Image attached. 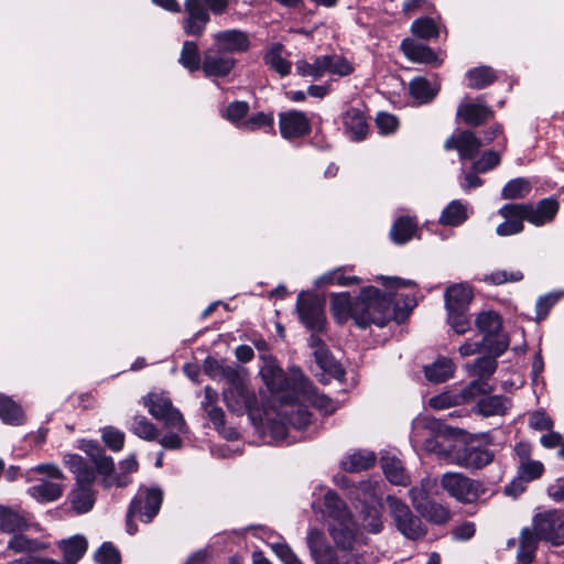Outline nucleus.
I'll use <instances>...</instances> for the list:
<instances>
[{
    "label": "nucleus",
    "instance_id": "1",
    "mask_svg": "<svg viewBox=\"0 0 564 564\" xmlns=\"http://www.w3.org/2000/svg\"><path fill=\"white\" fill-rule=\"evenodd\" d=\"M323 514L338 551L327 544L321 530L311 529L306 543L314 564H350L352 560V518L346 503L335 491L329 490L325 494Z\"/></svg>",
    "mask_w": 564,
    "mask_h": 564
},
{
    "label": "nucleus",
    "instance_id": "2",
    "mask_svg": "<svg viewBox=\"0 0 564 564\" xmlns=\"http://www.w3.org/2000/svg\"><path fill=\"white\" fill-rule=\"evenodd\" d=\"M394 293L382 292L376 286H365L355 299V325L367 328L371 324L384 327L391 319L402 323L408 312L393 307Z\"/></svg>",
    "mask_w": 564,
    "mask_h": 564
},
{
    "label": "nucleus",
    "instance_id": "3",
    "mask_svg": "<svg viewBox=\"0 0 564 564\" xmlns=\"http://www.w3.org/2000/svg\"><path fill=\"white\" fill-rule=\"evenodd\" d=\"M558 207V202L553 197L543 198L535 205L505 204L498 210L505 221L497 226L496 234L501 237L518 235L524 229V220L538 227L549 224L555 218Z\"/></svg>",
    "mask_w": 564,
    "mask_h": 564
},
{
    "label": "nucleus",
    "instance_id": "4",
    "mask_svg": "<svg viewBox=\"0 0 564 564\" xmlns=\"http://www.w3.org/2000/svg\"><path fill=\"white\" fill-rule=\"evenodd\" d=\"M382 481L367 479L355 486V543L364 533L378 534L383 530V495Z\"/></svg>",
    "mask_w": 564,
    "mask_h": 564
},
{
    "label": "nucleus",
    "instance_id": "5",
    "mask_svg": "<svg viewBox=\"0 0 564 564\" xmlns=\"http://www.w3.org/2000/svg\"><path fill=\"white\" fill-rule=\"evenodd\" d=\"M64 464L75 475V485L68 494V502L77 514L87 513L94 508L96 471L78 454L64 456Z\"/></svg>",
    "mask_w": 564,
    "mask_h": 564
},
{
    "label": "nucleus",
    "instance_id": "6",
    "mask_svg": "<svg viewBox=\"0 0 564 564\" xmlns=\"http://www.w3.org/2000/svg\"><path fill=\"white\" fill-rule=\"evenodd\" d=\"M249 36L240 30H227L215 34V45L205 52L202 70H231L235 67L234 52H246Z\"/></svg>",
    "mask_w": 564,
    "mask_h": 564
},
{
    "label": "nucleus",
    "instance_id": "7",
    "mask_svg": "<svg viewBox=\"0 0 564 564\" xmlns=\"http://www.w3.org/2000/svg\"><path fill=\"white\" fill-rule=\"evenodd\" d=\"M517 459L516 477L505 487V492L517 497L525 491L528 484L539 480L545 467L541 460L534 459L533 446L529 442H519L513 448Z\"/></svg>",
    "mask_w": 564,
    "mask_h": 564
},
{
    "label": "nucleus",
    "instance_id": "8",
    "mask_svg": "<svg viewBox=\"0 0 564 564\" xmlns=\"http://www.w3.org/2000/svg\"><path fill=\"white\" fill-rule=\"evenodd\" d=\"M163 502V491L159 487H140L130 505L126 516V530L130 535L138 532L134 519L150 523L160 512Z\"/></svg>",
    "mask_w": 564,
    "mask_h": 564
},
{
    "label": "nucleus",
    "instance_id": "9",
    "mask_svg": "<svg viewBox=\"0 0 564 564\" xmlns=\"http://www.w3.org/2000/svg\"><path fill=\"white\" fill-rule=\"evenodd\" d=\"M142 404L155 420L163 422L166 429L187 433L188 429L182 413L173 406L167 394L148 393L142 397Z\"/></svg>",
    "mask_w": 564,
    "mask_h": 564
},
{
    "label": "nucleus",
    "instance_id": "10",
    "mask_svg": "<svg viewBox=\"0 0 564 564\" xmlns=\"http://www.w3.org/2000/svg\"><path fill=\"white\" fill-rule=\"evenodd\" d=\"M440 484L449 497L465 505L475 503L486 492L482 481L462 473H445Z\"/></svg>",
    "mask_w": 564,
    "mask_h": 564
},
{
    "label": "nucleus",
    "instance_id": "11",
    "mask_svg": "<svg viewBox=\"0 0 564 564\" xmlns=\"http://www.w3.org/2000/svg\"><path fill=\"white\" fill-rule=\"evenodd\" d=\"M386 501L393 523L403 536L413 541L425 536L426 528L421 518L415 516L403 500L388 495Z\"/></svg>",
    "mask_w": 564,
    "mask_h": 564
},
{
    "label": "nucleus",
    "instance_id": "12",
    "mask_svg": "<svg viewBox=\"0 0 564 564\" xmlns=\"http://www.w3.org/2000/svg\"><path fill=\"white\" fill-rule=\"evenodd\" d=\"M426 427L435 434L424 440L423 449L453 465L459 442L448 435V427L438 420H430Z\"/></svg>",
    "mask_w": 564,
    "mask_h": 564
},
{
    "label": "nucleus",
    "instance_id": "13",
    "mask_svg": "<svg viewBox=\"0 0 564 564\" xmlns=\"http://www.w3.org/2000/svg\"><path fill=\"white\" fill-rule=\"evenodd\" d=\"M532 525L542 541L553 546L564 545V509H550L536 513Z\"/></svg>",
    "mask_w": 564,
    "mask_h": 564
},
{
    "label": "nucleus",
    "instance_id": "14",
    "mask_svg": "<svg viewBox=\"0 0 564 564\" xmlns=\"http://www.w3.org/2000/svg\"><path fill=\"white\" fill-rule=\"evenodd\" d=\"M495 453L486 446L459 442L454 464L468 470H479L490 465Z\"/></svg>",
    "mask_w": 564,
    "mask_h": 564
},
{
    "label": "nucleus",
    "instance_id": "15",
    "mask_svg": "<svg viewBox=\"0 0 564 564\" xmlns=\"http://www.w3.org/2000/svg\"><path fill=\"white\" fill-rule=\"evenodd\" d=\"M86 454L90 457V460L96 467V471L102 476V486L109 488L111 486L124 487L129 482L126 476L115 475V463L113 459L106 455L105 451L97 444L90 442L87 445Z\"/></svg>",
    "mask_w": 564,
    "mask_h": 564
},
{
    "label": "nucleus",
    "instance_id": "16",
    "mask_svg": "<svg viewBox=\"0 0 564 564\" xmlns=\"http://www.w3.org/2000/svg\"><path fill=\"white\" fill-rule=\"evenodd\" d=\"M302 323L312 332L321 333L326 325L322 302L310 293H300L296 303Z\"/></svg>",
    "mask_w": 564,
    "mask_h": 564
},
{
    "label": "nucleus",
    "instance_id": "17",
    "mask_svg": "<svg viewBox=\"0 0 564 564\" xmlns=\"http://www.w3.org/2000/svg\"><path fill=\"white\" fill-rule=\"evenodd\" d=\"M292 389L297 390L303 397L310 401L315 408L332 413L335 410L332 399L319 393L312 381L302 372L300 368L291 367Z\"/></svg>",
    "mask_w": 564,
    "mask_h": 564
},
{
    "label": "nucleus",
    "instance_id": "18",
    "mask_svg": "<svg viewBox=\"0 0 564 564\" xmlns=\"http://www.w3.org/2000/svg\"><path fill=\"white\" fill-rule=\"evenodd\" d=\"M484 142L471 129L459 130L446 139L444 149L446 151L456 150L460 161L474 160Z\"/></svg>",
    "mask_w": 564,
    "mask_h": 564
},
{
    "label": "nucleus",
    "instance_id": "19",
    "mask_svg": "<svg viewBox=\"0 0 564 564\" xmlns=\"http://www.w3.org/2000/svg\"><path fill=\"white\" fill-rule=\"evenodd\" d=\"M224 401L229 411L237 415L251 412L258 406V399L253 390L247 383L237 388H226L223 391Z\"/></svg>",
    "mask_w": 564,
    "mask_h": 564
},
{
    "label": "nucleus",
    "instance_id": "20",
    "mask_svg": "<svg viewBox=\"0 0 564 564\" xmlns=\"http://www.w3.org/2000/svg\"><path fill=\"white\" fill-rule=\"evenodd\" d=\"M260 359L262 360L260 376L267 388L272 393L288 391L292 379L285 376L276 359L272 355H260Z\"/></svg>",
    "mask_w": 564,
    "mask_h": 564
},
{
    "label": "nucleus",
    "instance_id": "21",
    "mask_svg": "<svg viewBox=\"0 0 564 564\" xmlns=\"http://www.w3.org/2000/svg\"><path fill=\"white\" fill-rule=\"evenodd\" d=\"M186 17L183 19L185 34L200 37L210 21L209 13L202 0H185Z\"/></svg>",
    "mask_w": 564,
    "mask_h": 564
},
{
    "label": "nucleus",
    "instance_id": "22",
    "mask_svg": "<svg viewBox=\"0 0 564 564\" xmlns=\"http://www.w3.org/2000/svg\"><path fill=\"white\" fill-rule=\"evenodd\" d=\"M279 127L281 135L288 140L303 138L311 132L308 118L299 110L280 112Z\"/></svg>",
    "mask_w": 564,
    "mask_h": 564
},
{
    "label": "nucleus",
    "instance_id": "23",
    "mask_svg": "<svg viewBox=\"0 0 564 564\" xmlns=\"http://www.w3.org/2000/svg\"><path fill=\"white\" fill-rule=\"evenodd\" d=\"M495 117L494 109L481 102L462 101L456 110V118L470 128L486 124Z\"/></svg>",
    "mask_w": 564,
    "mask_h": 564
},
{
    "label": "nucleus",
    "instance_id": "24",
    "mask_svg": "<svg viewBox=\"0 0 564 564\" xmlns=\"http://www.w3.org/2000/svg\"><path fill=\"white\" fill-rule=\"evenodd\" d=\"M401 50L412 62L426 64L432 67H440L442 65V59L431 47L412 39H404L401 43Z\"/></svg>",
    "mask_w": 564,
    "mask_h": 564
},
{
    "label": "nucleus",
    "instance_id": "25",
    "mask_svg": "<svg viewBox=\"0 0 564 564\" xmlns=\"http://www.w3.org/2000/svg\"><path fill=\"white\" fill-rule=\"evenodd\" d=\"M313 355L316 365L321 370L319 372H315V377L321 383L327 384L330 378L341 380L345 371L341 368V365L333 358L328 348L325 350L314 351Z\"/></svg>",
    "mask_w": 564,
    "mask_h": 564
},
{
    "label": "nucleus",
    "instance_id": "26",
    "mask_svg": "<svg viewBox=\"0 0 564 564\" xmlns=\"http://www.w3.org/2000/svg\"><path fill=\"white\" fill-rule=\"evenodd\" d=\"M380 465L384 477L390 484L402 487L410 485V475L404 468L401 459L395 455H391L390 453L382 454Z\"/></svg>",
    "mask_w": 564,
    "mask_h": 564
},
{
    "label": "nucleus",
    "instance_id": "27",
    "mask_svg": "<svg viewBox=\"0 0 564 564\" xmlns=\"http://www.w3.org/2000/svg\"><path fill=\"white\" fill-rule=\"evenodd\" d=\"M414 508L422 518L436 525L447 523L452 517L449 508L430 498H425L420 502H414Z\"/></svg>",
    "mask_w": 564,
    "mask_h": 564
},
{
    "label": "nucleus",
    "instance_id": "28",
    "mask_svg": "<svg viewBox=\"0 0 564 564\" xmlns=\"http://www.w3.org/2000/svg\"><path fill=\"white\" fill-rule=\"evenodd\" d=\"M446 310H468L473 300V290L468 284L458 283L451 285L444 293Z\"/></svg>",
    "mask_w": 564,
    "mask_h": 564
},
{
    "label": "nucleus",
    "instance_id": "29",
    "mask_svg": "<svg viewBox=\"0 0 564 564\" xmlns=\"http://www.w3.org/2000/svg\"><path fill=\"white\" fill-rule=\"evenodd\" d=\"M511 399L501 394H487L486 397L480 398L476 405L477 413L485 417L502 416L511 409Z\"/></svg>",
    "mask_w": 564,
    "mask_h": 564
},
{
    "label": "nucleus",
    "instance_id": "30",
    "mask_svg": "<svg viewBox=\"0 0 564 564\" xmlns=\"http://www.w3.org/2000/svg\"><path fill=\"white\" fill-rule=\"evenodd\" d=\"M29 528V519L23 513L7 506H0V530L2 532H23L28 531Z\"/></svg>",
    "mask_w": 564,
    "mask_h": 564
},
{
    "label": "nucleus",
    "instance_id": "31",
    "mask_svg": "<svg viewBox=\"0 0 564 564\" xmlns=\"http://www.w3.org/2000/svg\"><path fill=\"white\" fill-rule=\"evenodd\" d=\"M539 540L541 539L533 527L532 529L523 528L521 530L517 555L518 561L521 564H532L535 557Z\"/></svg>",
    "mask_w": 564,
    "mask_h": 564
},
{
    "label": "nucleus",
    "instance_id": "32",
    "mask_svg": "<svg viewBox=\"0 0 564 564\" xmlns=\"http://www.w3.org/2000/svg\"><path fill=\"white\" fill-rule=\"evenodd\" d=\"M417 221L411 216H400L390 229V238L397 245L410 241L417 231Z\"/></svg>",
    "mask_w": 564,
    "mask_h": 564
},
{
    "label": "nucleus",
    "instance_id": "33",
    "mask_svg": "<svg viewBox=\"0 0 564 564\" xmlns=\"http://www.w3.org/2000/svg\"><path fill=\"white\" fill-rule=\"evenodd\" d=\"M206 370L212 376H220L226 380L228 388H237L246 383L243 376L236 366L220 365L215 359L206 360Z\"/></svg>",
    "mask_w": 564,
    "mask_h": 564
},
{
    "label": "nucleus",
    "instance_id": "34",
    "mask_svg": "<svg viewBox=\"0 0 564 564\" xmlns=\"http://www.w3.org/2000/svg\"><path fill=\"white\" fill-rule=\"evenodd\" d=\"M58 547L63 551L66 564H76L87 552L88 542L84 535H74L67 540H62Z\"/></svg>",
    "mask_w": 564,
    "mask_h": 564
},
{
    "label": "nucleus",
    "instance_id": "35",
    "mask_svg": "<svg viewBox=\"0 0 564 564\" xmlns=\"http://www.w3.org/2000/svg\"><path fill=\"white\" fill-rule=\"evenodd\" d=\"M330 311L338 324H345L352 317V300L348 292L330 295Z\"/></svg>",
    "mask_w": 564,
    "mask_h": 564
},
{
    "label": "nucleus",
    "instance_id": "36",
    "mask_svg": "<svg viewBox=\"0 0 564 564\" xmlns=\"http://www.w3.org/2000/svg\"><path fill=\"white\" fill-rule=\"evenodd\" d=\"M64 487L59 484L41 480L29 488V495L39 502L56 501L63 496Z\"/></svg>",
    "mask_w": 564,
    "mask_h": 564
},
{
    "label": "nucleus",
    "instance_id": "37",
    "mask_svg": "<svg viewBox=\"0 0 564 564\" xmlns=\"http://www.w3.org/2000/svg\"><path fill=\"white\" fill-rule=\"evenodd\" d=\"M467 219V206L460 200H453L443 209L438 223L443 226L457 227Z\"/></svg>",
    "mask_w": 564,
    "mask_h": 564
},
{
    "label": "nucleus",
    "instance_id": "38",
    "mask_svg": "<svg viewBox=\"0 0 564 564\" xmlns=\"http://www.w3.org/2000/svg\"><path fill=\"white\" fill-rule=\"evenodd\" d=\"M454 373V364L449 358H438L435 362L424 368V375L430 382L441 383L449 379Z\"/></svg>",
    "mask_w": 564,
    "mask_h": 564
},
{
    "label": "nucleus",
    "instance_id": "39",
    "mask_svg": "<svg viewBox=\"0 0 564 564\" xmlns=\"http://www.w3.org/2000/svg\"><path fill=\"white\" fill-rule=\"evenodd\" d=\"M477 329L484 335H498L502 329V318L495 311L480 312L475 321Z\"/></svg>",
    "mask_w": 564,
    "mask_h": 564
},
{
    "label": "nucleus",
    "instance_id": "40",
    "mask_svg": "<svg viewBox=\"0 0 564 564\" xmlns=\"http://www.w3.org/2000/svg\"><path fill=\"white\" fill-rule=\"evenodd\" d=\"M0 419L6 424L21 425L24 423V413L11 398L0 394Z\"/></svg>",
    "mask_w": 564,
    "mask_h": 564
},
{
    "label": "nucleus",
    "instance_id": "41",
    "mask_svg": "<svg viewBox=\"0 0 564 564\" xmlns=\"http://www.w3.org/2000/svg\"><path fill=\"white\" fill-rule=\"evenodd\" d=\"M411 95L421 102L431 101L438 93V85L423 76L415 77L410 84Z\"/></svg>",
    "mask_w": 564,
    "mask_h": 564
},
{
    "label": "nucleus",
    "instance_id": "42",
    "mask_svg": "<svg viewBox=\"0 0 564 564\" xmlns=\"http://www.w3.org/2000/svg\"><path fill=\"white\" fill-rule=\"evenodd\" d=\"M285 48L281 43H272L264 54L265 64L273 70H290L292 63L285 58Z\"/></svg>",
    "mask_w": 564,
    "mask_h": 564
},
{
    "label": "nucleus",
    "instance_id": "43",
    "mask_svg": "<svg viewBox=\"0 0 564 564\" xmlns=\"http://www.w3.org/2000/svg\"><path fill=\"white\" fill-rule=\"evenodd\" d=\"M495 390V387L489 381L477 378L470 381L459 392V399L462 403H467L476 397H486Z\"/></svg>",
    "mask_w": 564,
    "mask_h": 564
},
{
    "label": "nucleus",
    "instance_id": "44",
    "mask_svg": "<svg viewBox=\"0 0 564 564\" xmlns=\"http://www.w3.org/2000/svg\"><path fill=\"white\" fill-rule=\"evenodd\" d=\"M343 59L335 55H324L317 57L313 64L300 61L296 65L297 70H341Z\"/></svg>",
    "mask_w": 564,
    "mask_h": 564
},
{
    "label": "nucleus",
    "instance_id": "45",
    "mask_svg": "<svg viewBox=\"0 0 564 564\" xmlns=\"http://www.w3.org/2000/svg\"><path fill=\"white\" fill-rule=\"evenodd\" d=\"M129 430L138 437L151 442L158 438L159 430L144 415H134Z\"/></svg>",
    "mask_w": 564,
    "mask_h": 564
},
{
    "label": "nucleus",
    "instance_id": "46",
    "mask_svg": "<svg viewBox=\"0 0 564 564\" xmlns=\"http://www.w3.org/2000/svg\"><path fill=\"white\" fill-rule=\"evenodd\" d=\"M532 189L531 183L523 177L509 181L501 191L503 199H520L527 197Z\"/></svg>",
    "mask_w": 564,
    "mask_h": 564
},
{
    "label": "nucleus",
    "instance_id": "47",
    "mask_svg": "<svg viewBox=\"0 0 564 564\" xmlns=\"http://www.w3.org/2000/svg\"><path fill=\"white\" fill-rule=\"evenodd\" d=\"M8 549L14 553H35L45 549V544L23 534H14L8 542Z\"/></svg>",
    "mask_w": 564,
    "mask_h": 564
},
{
    "label": "nucleus",
    "instance_id": "48",
    "mask_svg": "<svg viewBox=\"0 0 564 564\" xmlns=\"http://www.w3.org/2000/svg\"><path fill=\"white\" fill-rule=\"evenodd\" d=\"M412 33L420 39H436L440 30L435 21L430 17L419 18L413 21L411 26Z\"/></svg>",
    "mask_w": 564,
    "mask_h": 564
},
{
    "label": "nucleus",
    "instance_id": "49",
    "mask_svg": "<svg viewBox=\"0 0 564 564\" xmlns=\"http://www.w3.org/2000/svg\"><path fill=\"white\" fill-rule=\"evenodd\" d=\"M180 63L188 70H199L200 55L198 46L193 41H185L180 56Z\"/></svg>",
    "mask_w": 564,
    "mask_h": 564
},
{
    "label": "nucleus",
    "instance_id": "50",
    "mask_svg": "<svg viewBox=\"0 0 564 564\" xmlns=\"http://www.w3.org/2000/svg\"><path fill=\"white\" fill-rule=\"evenodd\" d=\"M498 367L496 358L484 356L476 359L471 366L470 372L474 377L487 380L495 373Z\"/></svg>",
    "mask_w": 564,
    "mask_h": 564
},
{
    "label": "nucleus",
    "instance_id": "51",
    "mask_svg": "<svg viewBox=\"0 0 564 564\" xmlns=\"http://www.w3.org/2000/svg\"><path fill=\"white\" fill-rule=\"evenodd\" d=\"M481 346L486 349L490 356L497 359V357L501 356L509 347V338L507 335H489L484 336L481 340Z\"/></svg>",
    "mask_w": 564,
    "mask_h": 564
},
{
    "label": "nucleus",
    "instance_id": "52",
    "mask_svg": "<svg viewBox=\"0 0 564 564\" xmlns=\"http://www.w3.org/2000/svg\"><path fill=\"white\" fill-rule=\"evenodd\" d=\"M288 423L296 430H304L311 423L312 414L303 405H295L284 413Z\"/></svg>",
    "mask_w": 564,
    "mask_h": 564
},
{
    "label": "nucleus",
    "instance_id": "53",
    "mask_svg": "<svg viewBox=\"0 0 564 564\" xmlns=\"http://www.w3.org/2000/svg\"><path fill=\"white\" fill-rule=\"evenodd\" d=\"M245 130L264 129L267 132L274 130V118L272 113L258 112L241 122L240 126Z\"/></svg>",
    "mask_w": 564,
    "mask_h": 564
},
{
    "label": "nucleus",
    "instance_id": "54",
    "mask_svg": "<svg viewBox=\"0 0 564 564\" xmlns=\"http://www.w3.org/2000/svg\"><path fill=\"white\" fill-rule=\"evenodd\" d=\"M501 162V156L497 151H485L479 159L471 164V170L479 173H487L497 167Z\"/></svg>",
    "mask_w": 564,
    "mask_h": 564
},
{
    "label": "nucleus",
    "instance_id": "55",
    "mask_svg": "<svg viewBox=\"0 0 564 564\" xmlns=\"http://www.w3.org/2000/svg\"><path fill=\"white\" fill-rule=\"evenodd\" d=\"M95 561L97 564H120L121 555L118 549L110 542H105L95 552Z\"/></svg>",
    "mask_w": 564,
    "mask_h": 564
},
{
    "label": "nucleus",
    "instance_id": "56",
    "mask_svg": "<svg viewBox=\"0 0 564 564\" xmlns=\"http://www.w3.org/2000/svg\"><path fill=\"white\" fill-rule=\"evenodd\" d=\"M101 438L106 446L112 452H119L124 445V433L113 426H105L101 430Z\"/></svg>",
    "mask_w": 564,
    "mask_h": 564
},
{
    "label": "nucleus",
    "instance_id": "57",
    "mask_svg": "<svg viewBox=\"0 0 564 564\" xmlns=\"http://www.w3.org/2000/svg\"><path fill=\"white\" fill-rule=\"evenodd\" d=\"M468 310L453 311L447 310V323L455 333L463 335L470 329V321L467 316Z\"/></svg>",
    "mask_w": 564,
    "mask_h": 564
},
{
    "label": "nucleus",
    "instance_id": "58",
    "mask_svg": "<svg viewBox=\"0 0 564 564\" xmlns=\"http://www.w3.org/2000/svg\"><path fill=\"white\" fill-rule=\"evenodd\" d=\"M496 82L495 73H467L465 84L471 89H484Z\"/></svg>",
    "mask_w": 564,
    "mask_h": 564
},
{
    "label": "nucleus",
    "instance_id": "59",
    "mask_svg": "<svg viewBox=\"0 0 564 564\" xmlns=\"http://www.w3.org/2000/svg\"><path fill=\"white\" fill-rule=\"evenodd\" d=\"M523 279L521 271L508 272L506 270H498L490 274L485 275L484 281L494 285H501L506 282H519Z\"/></svg>",
    "mask_w": 564,
    "mask_h": 564
},
{
    "label": "nucleus",
    "instance_id": "60",
    "mask_svg": "<svg viewBox=\"0 0 564 564\" xmlns=\"http://www.w3.org/2000/svg\"><path fill=\"white\" fill-rule=\"evenodd\" d=\"M271 549L283 564H304L285 542L273 543Z\"/></svg>",
    "mask_w": 564,
    "mask_h": 564
},
{
    "label": "nucleus",
    "instance_id": "61",
    "mask_svg": "<svg viewBox=\"0 0 564 564\" xmlns=\"http://www.w3.org/2000/svg\"><path fill=\"white\" fill-rule=\"evenodd\" d=\"M377 463V455L373 451L358 449L355 451V471L368 470Z\"/></svg>",
    "mask_w": 564,
    "mask_h": 564
},
{
    "label": "nucleus",
    "instance_id": "62",
    "mask_svg": "<svg viewBox=\"0 0 564 564\" xmlns=\"http://www.w3.org/2000/svg\"><path fill=\"white\" fill-rule=\"evenodd\" d=\"M376 123L382 134L393 133L399 128L398 117L388 112H379L376 118Z\"/></svg>",
    "mask_w": 564,
    "mask_h": 564
},
{
    "label": "nucleus",
    "instance_id": "63",
    "mask_svg": "<svg viewBox=\"0 0 564 564\" xmlns=\"http://www.w3.org/2000/svg\"><path fill=\"white\" fill-rule=\"evenodd\" d=\"M529 426L535 431H551L553 420L544 411H535L529 417Z\"/></svg>",
    "mask_w": 564,
    "mask_h": 564
},
{
    "label": "nucleus",
    "instance_id": "64",
    "mask_svg": "<svg viewBox=\"0 0 564 564\" xmlns=\"http://www.w3.org/2000/svg\"><path fill=\"white\" fill-rule=\"evenodd\" d=\"M249 111V104L246 101H234L226 108V118L231 122L242 120Z\"/></svg>",
    "mask_w": 564,
    "mask_h": 564
}]
</instances>
